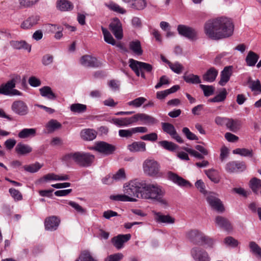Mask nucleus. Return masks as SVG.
Returning <instances> with one entry per match:
<instances>
[{"label": "nucleus", "instance_id": "nucleus-29", "mask_svg": "<svg viewBox=\"0 0 261 261\" xmlns=\"http://www.w3.org/2000/svg\"><path fill=\"white\" fill-rule=\"evenodd\" d=\"M97 136V132L90 128L83 129L81 132V136L82 139L85 141L93 140Z\"/></svg>", "mask_w": 261, "mask_h": 261}, {"label": "nucleus", "instance_id": "nucleus-53", "mask_svg": "<svg viewBox=\"0 0 261 261\" xmlns=\"http://www.w3.org/2000/svg\"><path fill=\"white\" fill-rule=\"evenodd\" d=\"M249 248L253 254L261 258V248L255 242L249 243Z\"/></svg>", "mask_w": 261, "mask_h": 261}, {"label": "nucleus", "instance_id": "nucleus-16", "mask_svg": "<svg viewBox=\"0 0 261 261\" xmlns=\"http://www.w3.org/2000/svg\"><path fill=\"white\" fill-rule=\"evenodd\" d=\"M246 168L245 163L240 161H231L227 163L225 170L228 173L242 172Z\"/></svg>", "mask_w": 261, "mask_h": 261}, {"label": "nucleus", "instance_id": "nucleus-31", "mask_svg": "<svg viewBox=\"0 0 261 261\" xmlns=\"http://www.w3.org/2000/svg\"><path fill=\"white\" fill-rule=\"evenodd\" d=\"M40 95L49 100H55L57 98L56 94L49 86H44L39 89Z\"/></svg>", "mask_w": 261, "mask_h": 261}, {"label": "nucleus", "instance_id": "nucleus-60", "mask_svg": "<svg viewBox=\"0 0 261 261\" xmlns=\"http://www.w3.org/2000/svg\"><path fill=\"white\" fill-rule=\"evenodd\" d=\"M133 128L127 129H120L118 131L119 136L122 138H130L134 134Z\"/></svg>", "mask_w": 261, "mask_h": 261}, {"label": "nucleus", "instance_id": "nucleus-42", "mask_svg": "<svg viewBox=\"0 0 261 261\" xmlns=\"http://www.w3.org/2000/svg\"><path fill=\"white\" fill-rule=\"evenodd\" d=\"M146 101V99L143 97H138L133 100L127 102L126 105L133 108H138Z\"/></svg>", "mask_w": 261, "mask_h": 261}, {"label": "nucleus", "instance_id": "nucleus-51", "mask_svg": "<svg viewBox=\"0 0 261 261\" xmlns=\"http://www.w3.org/2000/svg\"><path fill=\"white\" fill-rule=\"evenodd\" d=\"M199 87L203 91L204 95L206 97L210 96L214 93L215 88L213 86L200 84Z\"/></svg>", "mask_w": 261, "mask_h": 261}, {"label": "nucleus", "instance_id": "nucleus-10", "mask_svg": "<svg viewBox=\"0 0 261 261\" xmlns=\"http://www.w3.org/2000/svg\"><path fill=\"white\" fill-rule=\"evenodd\" d=\"M80 62L82 66L88 68H99L102 65L96 57L88 55L83 56L80 59Z\"/></svg>", "mask_w": 261, "mask_h": 261}, {"label": "nucleus", "instance_id": "nucleus-33", "mask_svg": "<svg viewBox=\"0 0 261 261\" xmlns=\"http://www.w3.org/2000/svg\"><path fill=\"white\" fill-rule=\"evenodd\" d=\"M129 48L134 54L138 56H141L143 54V51L141 42L138 40L130 41L129 43Z\"/></svg>", "mask_w": 261, "mask_h": 261}, {"label": "nucleus", "instance_id": "nucleus-7", "mask_svg": "<svg viewBox=\"0 0 261 261\" xmlns=\"http://www.w3.org/2000/svg\"><path fill=\"white\" fill-rule=\"evenodd\" d=\"M144 173L151 177H158L162 175L159 163L153 159H147L143 163Z\"/></svg>", "mask_w": 261, "mask_h": 261}, {"label": "nucleus", "instance_id": "nucleus-61", "mask_svg": "<svg viewBox=\"0 0 261 261\" xmlns=\"http://www.w3.org/2000/svg\"><path fill=\"white\" fill-rule=\"evenodd\" d=\"M123 257L121 253H117L109 255L105 258V261H120Z\"/></svg>", "mask_w": 261, "mask_h": 261}, {"label": "nucleus", "instance_id": "nucleus-20", "mask_svg": "<svg viewBox=\"0 0 261 261\" xmlns=\"http://www.w3.org/2000/svg\"><path fill=\"white\" fill-rule=\"evenodd\" d=\"M204 234L197 230H191L186 233V237L194 244L199 245L201 244V240Z\"/></svg>", "mask_w": 261, "mask_h": 261}, {"label": "nucleus", "instance_id": "nucleus-11", "mask_svg": "<svg viewBox=\"0 0 261 261\" xmlns=\"http://www.w3.org/2000/svg\"><path fill=\"white\" fill-rule=\"evenodd\" d=\"M11 110L14 113L20 116H25L29 112L27 104L21 100L14 101L11 105Z\"/></svg>", "mask_w": 261, "mask_h": 261}, {"label": "nucleus", "instance_id": "nucleus-9", "mask_svg": "<svg viewBox=\"0 0 261 261\" xmlns=\"http://www.w3.org/2000/svg\"><path fill=\"white\" fill-rule=\"evenodd\" d=\"M177 30L179 35L190 40H195L197 39V31L193 28L179 24L177 26Z\"/></svg>", "mask_w": 261, "mask_h": 261}, {"label": "nucleus", "instance_id": "nucleus-40", "mask_svg": "<svg viewBox=\"0 0 261 261\" xmlns=\"http://www.w3.org/2000/svg\"><path fill=\"white\" fill-rule=\"evenodd\" d=\"M183 79L186 83L189 84H198L201 82L198 75L192 73L189 74L185 73L183 76Z\"/></svg>", "mask_w": 261, "mask_h": 261}, {"label": "nucleus", "instance_id": "nucleus-41", "mask_svg": "<svg viewBox=\"0 0 261 261\" xmlns=\"http://www.w3.org/2000/svg\"><path fill=\"white\" fill-rule=\"evenodd\" d=\"M101 29L105 41L113 45H115L116 41L109 31L103 27H101Z\"/></svg>", "mask_w": 261, "mask_h": 261}, {"label": "nucleus", "instance_id": "nucleus-52", "mask_svg": "<svg viewBox=\"0 0 261 261\" xmlns=\"http://www.w3.org/2000/svg\"><path fill=\"white\" fill-rule=\"evenodd\" d=\"M41 165L39 163L36 162L35 164H32L29 165H25L23 166L24 169L30 173H35L37 172L41 168Z\"/></svg>", "mask_w": 261, "mask_h": 261}, {"label": "nucleus", "instance_id": "nucleus-28", "mask_svg": "<svg viewBox=\"0 0 261 261\" xmlns=\"http://www.w3.org/2000/svg\"><path fill=\"white\" fill-rule=\"evenodd\" d=\"M127 149L131 152H144L146 151V144L144 142H134L127 145Z\"/></svg>", "mask_w": 261, "mask_h": 261}, {"label": "nucleus", "instance_id": "nucleus-34", "mask_svg": "<svg viewBox=\"0 0 261 261\" xmlns=\"http://www.w3.org/2000/svg\"><path fill=\"white\" fill-rule=\"evenodd\" d=\"M15 151L19 155H24L32 151V148L28 144L18 143L16 147Z\"/></svg>", "mask_w": 261, "mask_h": 261}, {"label": "nucleus", "instance_id": "nucleus-54", "mask_svg": "<svg viewBox=\"0 0 261 261\" xmlns=\"http://www.w3.org/2000/svg\"><path fill=\"white\" fill-rule=\"evenodd\" d=\"M11 196L14 198L16 201H20L22 199V195L21 193L14 188H10L9 190Z\"/></svg>", "mask_w": 261, "mask_h": 261}, {"label": "nucleus", "instance_id": "nucleus-13", "mask_svg": "<svg viewBox=\"0 0 261 261\" xmlns=\"http://www.w3.org/2000/svg\"><path fill=\"white\" fill-rule=\"evenodd\" d=\"M206 200L213 209L219 213L224 211V207L221 201L215 196L214 193L210 194L206 197Z\"/></svg>", "mask_w": 261, "mask_h": 261}, {"label": "nucleus", "instance_id": "nucleus-57", "mask_svg": "<svg viewBox=\"0 0 261 261\" xmlns=\"http://www.w3.org/2000/svg\"><path fill=\"white\" fill-rule=\"evenodd\" d=\"M214 244V240L208 236L203 235L200 245H205L207 247L212 248Z\"/></svg>", "mask_w": 261, "mask_h": 261}, {"label": "nucleus", "instance_id": "nucleus-1", "mask_svg": "<svg viewBox=\"0 0 261 261\" xmlns=\"http://www.w3.org/2000/svg\"><path fill=\"white\" fill-rule=\"evenodd\" d=\"M204 30L209 38L220 40L232 35L234 25L230 19L221 17L207 21L204 24Z\"/></svg>", "mask_w": 261, "mask_h": 261}, {"label": "nucleus", "instance_id": "nucleus-27", "mask_svg": "<svg viewBox=\"0 0 261 261\" xmlns=\"http://www.w3.org/2000/svg\"><path fill=\"white\" fill-rule=\"evenodd\" d=\"M241 120L237 119L228 118L226 127L229 130L233 133H237L241 128Z\"/></svg>", "mask_w": 261, "mask_h": 261}, {"label": "nucleus", "instance_id": "nucleus-49", "mask_svg": "<svg viewBox=\"0 0 261 261\" xmlns=\"http://www.w3.org/2000/svg\"><path fill=\"white\" fill-rule=\"evenodd\" d=\"M205 174L210 178V179L215 183H218L219 178L218 176L217 172L214 169L206 170L204 171Z\"/></svg>", "mask_w": 261, "mask_h": 261}, {"label": "nucleus", "instance_id": "nucleus-32", "mask_svg": "<svg viewBox=\"0 0 261 261\" xmlns=\"http://www.w3.org/2000/svg\"><path fill=\"white\" fill-rule=\"evenodd\" d=\"M10 44L13 48L17 49H24L27 50L28 52L31 51V45L23 40H13L10 42Z\"/></svg>", "mask_w": 261, "mask_h": 261}, {"label": "nucleus", "instance_id": "nucleus-46", "mask_svg": "<svg viewBox=\"0 0 261 261\" xmlns=\"http://www.w3.org/2000/svg\"><path fill=\"white\" fill-rule=\"evenodd\" d=\"M79 258L80 261H97L96 258L88 250L82 251Z\"/></svg>", "mask_w": 261, "mask_h": 261}, {"label": "nucleus", "instance_id": "nucleus-44", "mask_svg": "<svg viewBox=\"0 0 261 261\" xmlns=\"http://www.w3.org/2000/svg\"><path fill=\"white\" fill-rule=\"evenodd\" d=\"M227 92L226 89L223 88L220 93L212 98H210L208 101L212 102H218L224 101L226 97Z\"/></svg>", "mask_w": 261, "mask_h": 261}, {"label": "nucleus", "instance_id": "nucleus-30", "mask_svg": "<svg viewBox=\"0 0 261 261\" xmlns=\"http://www.w3.org/2000/svg\"><path fill=\"white\" fill-rule=\"evenodd\" d=\"M56 6L57 9L61 11H70L73 8L72 3L68 0L57 1Z\"/></svg>", "mask_w": 261, "mask_h": 261}, {"label": "nucleus", "instance_id": "nucleus-14", "mask_svg": "<svg viewBox=\"0 0 261 261\" xmlns=\"http://www.w3.org/2000/svg\"><path fill=\"white\" fill-rule=\"evenodd\" d=\"M162 127L163 131L170 135L171 137L179 143H182L184 141L177 134L174 125L167 122H162Z\"/></svg>", "mask_w": 261, "mask_h": 261}, {"label": "nucleus", "instance_id": "nucleus-55", "mask_svg": "<svg viewBox=\"0 0 261 261\" xmlns=\"http://www.w3.org/2000/svg\"><path fill=\"white\" fill-rule=\"evenodd\" d=\"M169 67L175 73L180 74L184 69L183 66L178 62L169 63Z\"/></svg>", "mask_w": 261, "mask_h": 261}, {"label": "nucleus", "instance_id": "nucleus-37", "mask_svg": "<svg viewBox=\"0 0 261 261\" xmlns=\"http://www.w3.org/2000/svg\"><path fill=\"white\" fill-rule=\"evenodd\" d=\"M61 124L56 120L51 119L46 124V132L48 134L53 133L56 129L61 128Z\"/></svg>", "mask_w": 261, "mask_h": 261}, {"label": "nucleus", "instance_id": "nucleus-15", "mask_svg": "<svg viewBox=\"0 0 261 261\" xmlns=\"http://www.w3.org/2000/svg\"><path fill=\"white\" fill-rule=\"evenodd\" d=\"M109 28L117 39H121L122 38L123 30L122 24L118 18H113L109 25Z\"/></svg>", "mask_w": 261, "mask_h": 261}, {"label": "nucleus", "instance_id": "nucleus-23", "mask_svg": "<svg viewBox=\"0 0 261 261\" xmlns=\"http://www.w3.org/2000/svg\"><path fill=\"white\" fill-rule=\"evenodd\" d=\"M39 19L38 15L30 16L21 23L20 27L24 30L30 29L38 23Z\"/></svg>", "mask_w": 261, "mask_h": 261}, {"label": "nucleus", "instance_id": "nucleus-8", "mask_svg": "<svg viewBox=\"0 0 261 261\" xmlns=\"http://www.w3.org/2000/svg\"><path fill=\"white\" fill-rule=\"evenodd\" d=\"M93 149L105 155H109L113 154L116 148L114 145L107 142L99 141L95 143Z\"/></svg>", "mask_w": 261, "mask_h": 261}, {"label": "nucleus", "instance_id": "nucleus-48", "mask_svg": "<svg viewBox=\"0 0 261 261\" xmlns=\"http://www.w3.org/2000/svg\"><path fill=\"white\" fill-rule=\"evenodd\" d=\"M233 153L239 154L243 156H253L252 150H249L246 148H237L233 150Z\"/></svg>", "mask_w": 261, "mask_h": 261}, {"label": "nucleus", "instance_id": "nucleus-50", "mask_svg": "<svg viewBox=\"0 0 261 261\" xmlns=\"http://www.w3.org/2000/svg\"><path fill=\"white\" fill-rule=\"evenodd\" d=\"M146 7V0H133L132 7L136 10H142Z\"/></svg>", "mask_w": 261, "mask_h": 261}, {"label": "nucleus", "instance_id": "nucleus-36", "mask_svg": "<svg viewBox=\"0 0 261 261\" xmlns=\"http://www.w3.org/2000/svg\"><path fill=\"white\" fill-rule=\"evenodd\" d=\"M36 129L35 128H23L18 134L20 139H25L29 137H33L36 136Z\"/></svg>", "mask_w": 261, "mask_h": 261}, {"label": "nucleus", "instance_id": "nucleus-45", "mask_svg": "<svg viewBox=\"0 0 261 261\" xmlns=\"http://www.w3.org/2000/svg\"><path fill=\"white\" fill-rule=\"evenodd\" d=\"M248 83L250 84L249 87L252 91L257 92L258 94L261 93V84L258 80L253 81L251 78L249 77L248 78Z\"/></svg>", "mask_w": 261, "mask_h": 261}, {"label": "nucleus", "instance_id": "nucleus-18", "mask_svg": "<svg viewBox=\"0 0 261 261\" xmlns=\"http://www.w3.org/2000/svg\"><path fill=\"white\" fill-rule=\"evenodd\" d=\"M168 177L169 179L180 187H191L192 186L191 184L189 181L185 179L181 176L178 175L177 174L174 173L171 171L168 172Z\"/></svg>", "mask_w": 261, "mask_h": 261}, {"label": "nucleus", "instance_id": "nucleus-38", "mask_svg": "<svg viewBox=\"0 0 261 261\" xmlns=\"http://www.w3.org/2000/svg\"><path fill=\"white\" fill-rule=\"evenodd\" d=\"M105 6L110 10L119 14H124L126 12V11L124 9L113 2H110L108 4H105Z\"/></svg>", "mask_w": 261, "mask_h": 261}, {"label": "nucleus", "instance_id": "nucleus-21", "mask_svg": "<svg viewBox=\"0 0 261 261\" xmlns=\"http://www.w3.org/2000/svg\"><path fill=\"white\" fill-rule=\"evenodd\" d=\"M130 238V234H119L112 239V242L117 249H120L123 248L124 243L129 240Z\"/></svg>", "mask_w": 261, "mask_h": 261}, {"label": "nucleus", "instance_id": "nucleus-58", "mask_svg": "<svg viewBox=\"0 0 261 261\" xmlns=\"http://www.w3.org/2000/svg\"><path fill=\"white\" fill-rule=\"evenodd\" d=\"M184 149L188 153H189L191 155L197 158L199 160H202L204 159V155L201 153H199L197 151L189 147H185Z\"/></svg>", "mask_w": 261, "mask_h": 261}, {"label": "nucleus", "instance_id": "nucleus-6", "mask_svg": "<svg viewBox=\"0 0 261 261\" xmlns=\"http://www.w3.org/2000/svg\"><path fill=\"white\" fill-rule=\"evenodd\" d=\"M128 63L130 68L134 71L137 76H140L143 79H146L145 73L151 74L153 71L152 65L135 60L133 59H129Z\"/></svg>", "mask_w": 261, "mask_h": 261}, {"label": "nucleus", "instance_id": "nucleus-59", "mask_svg": "<svg viewBox=\"0 0 261 261\" xmlns=\"http://www.w3.org/2000/svg\"><path fill=\"white\" fill-rule=\"evenodd\" d=\"M182 132L189 140H197L198 139V137L194 134L192 133L188 127H184L182 129Z\"/></svg>", "mask_w": 261, "mask_h": 261}, {"label": "nucleus", "instance_id": "nucleus-12", "mask_svg": "<svg viewBox=\"0 0 261 261\" xmlns=\"http://www.w3.org/2000/svg\"><path fill=\"white\" fill-rule=\"evenodd\" d=\"M21 81L20 75H16L5 84L0 86V94L10 95L11 90L15 87L16 84Z\"/></svg>", "mask_w": 261, "mask_h": 261}, {"label": "nucleus", "instance_id": "nucleus-2", "mask_svg": "<svg viewBox=\"0 0 261 261\" xmlns=\"http://www.w3.org/2000/svg\"><path fill=\"white\" fill-rule=\"evenodd\" d=\"M144 186V180L137 179L131 180L124 185L125 194L111 195L110 199L118 201H136V198H143Z\"/></svg>", "mask_w": 261, "mask_h": 261}, {"label": "nucleus", "instance_id": "nucleus-43", "mask_svg": "<svg viewBox=\"0 0 261 261\" xmlns=\"http://www.w3.org/2000/svg\"><path fill=\"white\" fill-rule=\"evenodd\" d=\"M158 143L163 148L171 151L175 150L178 147L175 143L165 140L160 141Z\"/></svg>", "mask_w": 261, "mask_h": 261}, {"label": "nucleus", "instance_id": "nucleus-26", "mask_svg": "<svg viewBox=\"0 0 261 261\" xmlns=\"http://www.w3.org/2000/svg\"><path fill=\"white\" fill-rule=\"evenodd\" d=\"M218 74V70L215 67H211L203 75V79L207 82H213L215 81Z\"/></svg>", "mask_w": 261, "mask_h": 261}, {"label": "nucleus", "instance_id": "nucleus-3", "mask_svg": "<svg viewBox=\"0 0 261 261\" xmlns=\"http://www.w3.org/2000/svg\"><path fill=\"white\" fill-rule=\"evenodd\" d=\"M110 122L118 127L130 126L138 122L148 125L157 124L159 121L153 117L145 113H138L131 117L113 118Z\"/></svg>", "mask_w": 261, "mask_h": 261}, {"label": "nucleus", "instance_id": "nucleus-25", "mask_svg": "<svg viewBox=\"0 0 261 261\" xmlns=\"http://www.w3.org/2000/svg\"><path fill=\"white\" fill-rule=\"evenodd\" d=\"M154 215L155 220L159 223L172 224L175 222L174 218L169 215H164L160 212H155Z\"/></svg>", "mask_w": 261, "mask_h": 261}, {"label": "nucleus", "instance_id": "nucleus-22", "mask_svg": "<svg viewBox=\"0 0 261 261\" xmlns=\"http://www.w3.org/2000/svg\"><path fill=\"white\" fill-rule=\"evenodd\" d=\"M232 72V66H228L225 67L223 70L221 72V78L219 82V84L222 86L225 85L230 80Z\"/></svg>", "mask_w": 261, "mask_h": 261}, {"label": "nucleus", "instance_id": "nucleus-47", "mask_svg": "<svg viewBox=\"0 0 261 261\" xmlns=\"http://www.w3.org/2000/svg\"><path fill=\"white\" fill-rule=\"evenodd\" d=\"M86 110L87 106L81 103H74L70 106L71 111L74 113H82L85 112Z\"/></svg>", "mask_w": 261, "mask_h": 261}, {"label": "nucleus", "instance_id": "nucleus-39", "mask_svg": "<svg viewBox=\"0 0 261 261\" xmlns=\"http://www.w3.org/2000/svg\"><path fill=\"white\" fill-rule=\"evenodd\" d=\"M65 203L71 206L78 214L83 215H85L87 214V211L86 208L83 207L79 204L74 201L65 200Z\"/></svg>", "mask_w": 261, "mask_h": 261}, {"label": "nucleus", "instance_id": "nucleus-56", "mask_svg": "<svg viewBox=\"0 0 261 261\" xmlns=\"http://www.w3.org/2000/svg\"><path fill=\"white\" fill-rule=\"evenodd\" d=\"M58 175L55 173H48L44 175L39 179L40 182H47L50 180H58Z\"/></svg>", "mask_w": 261, "mask_h": 261}, {"label": "nucleus", "instance_id": "nucleus-17", "mask_svg": "<svg viewBox=\"0 0 261 261\" xmlns=\"http://www.w3.org/2000/svg\"><path fill=\"white\" fill-rule=\"evenodd\" d=\"M191 254L196 261H210L207 253L200 247L193 248L191 249Z\"/></svg>", "mask_w": 261, "mask_h": 261}, {"label": "nucleus", "instance_id": "nucleus-4", "mask_svg": "<svg viewBox=\"0 0 261 261\" xmlns=\"http://www.w3.org/2000/svg\"><path fill=\"white\" fill-rule=\"evenodd\" d=\"M142 199L158 202L162 205H167V200L164 198L165 191L163 188L157 184H147L144 181Z\"/></svg>", "mask_w": 261, "mask_h": 261}, {"label": "nucleus", "instance_id": "nucleus-5", "mask_svg": "<svg viewBox=\"0 0 261 261\" xmlns=\"http://www.w3.org/2000/svg\"><path fill=\"white\" fill-rule=\"evenodd\" d=\"M62 160L67 164H69L72 161L81 167L87 168L93 163L95 156L89 152L76 151L66 154L63 156Z\"/></svg>", "mask_w": 261, "mask_h": 261}, {"label": "nucleus", "instance_id": "nucleus-35", "mask_svg": "<svg viewBox=\"0 0 261 261\" xmlns=\"http://www.w3.org/2000/svg\"><path fill=\"white\" fill-rule=\"evenodd\" d=\"M259 56L252 51H250L247 55L245 61L249 66H254L259 59Z\"/></svg>", "mask_w": 261, "mask_h": 261}, {"label": "nucleus", "instance_id": "nucleus-24", "mask_svg": "<svg viewBox=\"0 0 261 261\" xmlns=\"http://www.w3.org/2000/svg\"><path fill=\"white\" fill-rule=\"evenodd\" d=\"M215 223L219 227L225 230L230 231L232 229V227L228 220L222 216L216 217Z\"/></svg>", "mask_w": 261, "mask_h": 261}, {"label": "nucleus", "instance_id": "nucleus-63", "mask_svg": "<svg viewBox=\"0 0 261 261\" xmlns=\"http://www.w3.org/2000/svg\"><path fill=\"white\" fill-rule=\"evenodd\" d=\"M224 243L228 246L235 247L238 245V241L232 237H227L224 239Z\"/></svg>", "mask_w": 261, "mask_h": 261}, {"label": "nucleus", "instance_id": "nucleus-64", "mask_svg": "<svg viewBox=\"0 0 261 261\" xmlns=\"http://www.w3.org/2000/svg\"><path fill=\"white\" fill-rule=\"evenodd\" d=\"M112 177L113 179L115 180L124 179L125 178L124 169L123 168L120 169Z\"/></svg>", "mask_w": 261, "mask_h": 261}, {"label": "nucleus", "instance_id": "nucleus-19", "mask_svg": "<svg viewBox=\"0 0 261 261\" xmlns=\"http://www.w3.org/2000/svg\"><path fill=\"white\" fill-rule=\"evenodd\" d=\"M60 223V220L57 216L47 217L44 221L45 228L47 230L55 231L57 229Z\"/></svg>", "mask_w": 261, "mask_h": 261}, {"label": "nucleus", "instance_id": "nucleus-62", "mask_svg": "<svg viewBox=\"0 0 261 261\" xmlns=\"http://www.w3.org/2000/svg\"><path fill=\"white\" fill-rule=\"evenodd\" d=\"M170 82L168 77L166 75H162L159 80V82L155 86L156 89H159L164 85L169 84Z\"/></svg>", "mask_w": 261, "mask_h": 261}]
</instances>
